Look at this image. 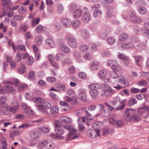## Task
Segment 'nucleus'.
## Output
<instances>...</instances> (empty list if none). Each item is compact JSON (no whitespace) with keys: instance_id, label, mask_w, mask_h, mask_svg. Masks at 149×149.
<instances>
[{"instance_id":"1","label":"nucleus","mask_w":149,"mask_h":149,"mask_svg":"<svg viewBox=\"0 0 149 149\" xmlns=\"http://www.w3.org/2000/svg\"><path fill=\"white\" fill-rule=\"evenodd\" d=\"M107 74V71L104 69L100 70L98 73V77L101 79H104L106 82H109L112 79L114 80L112 83L113 87L117 90L122 89L127 83L126 78L123 76L119 75L114 72H111L109 74V77L106 78Z\"/></svg>"},{"instance_id":"2","label":"nucleus","mask_w":149,"mask_h":149,"mask_svg":"<svg viewBox=\"0 0 149 149\" xmlns=\"http://www.w3.org/2000/svg\"><path fill=\"white\" fill-rule=\"evenodd\" d=\"M51 107V105L48 102L44 101L41 98H38V110L43 114L47 115L48 113L45 109H49Z\"/></svg>"},{"instance_id":"3","label":"nucleus","mask_w":149,"mask_h":149,"mask_svg":"<svg viewBox=\"0 0 149 149\" xmlns=\"http://www.w3.org/2000/svg\"><path fill=\"white\" fill-rule=\"evenodd\" d=\"M104 104L106 107L103 104H100L98 105L100 108L101 114L102 116L107 117L110 114V111H112L114 109V108L111 106L108 103H105Z\"/></svg>"},{"instance_id":"4","label":"nucleus","mask_w":149,"mask_h":149,"mask_svg":"<svg viewBox=\"0 0 149 149\" xmlns=\"http://www.w3.org/2000/svg\"><path fill=\"white\" fill-rule=\"evenodd\" d=\"M63 127L66 130L69 131V134L66 138L68 140H71L77 138L80 136L79 134L74 135L77 131V130L74 127L70 125H65Z\"/></svg>"},{"instance_id":"5","label":"nucleus","mask_w":149,"mask_h":149,"mask_svg":"<svg viewBox=\"0 0 149 149\" xmlns=\"http://www.w3.org/2000/svg\"><path fill=\"white\" fill-rule=\"evenodd\" d=\"M122 17L125 20L128 19L130 17V20L134 22H139L141 21L140 18L136 16V13L132 11L125 12L122 15Z\"/></svg>"},{"instance_id":"6","label":"nucleus","mask_w":149,"mask_h":149,"mask_svg":"<svg viewBox=\"0 0 149 149\" xmlns=\"http://www.w3.org/2000/svg\"><path fill=\"white\" fill-rule=\"evenodd\" d=\"M120 98L119 96H117L114 98L111 101V104L113 106L118 105L116 109L120 110L123 109L125 106V102L126 99H124L120 101Z\"/></svg>"},{"instance_id":"7","label":"nucleus","mask_w":149,"mask_h":149,"mask_svg":"<svg viewBox=\"0 0 149 149\" xmlns=\"http://www.w3.org/2000/svg\"><path fill=\"white\" fill-rule=\"evenodd\" d=\"M103 87L104 90L102 91L101 93L102 96H110L113 95L115 92V90L112 89L108 84H103Z\"/></svg>"},{"instance_id":"8","label":"nucleus","mask_w":149,"mask_h":149,"mask_svg":"<svg viewBox=\"0 0 149 149\" xmlns=\"http://www.w3.org/2000/svg\"><path fill=\"white\" fill-rule=\"evenodd\" d=\"M107 64L108 65L111 66V68L113 72H119L121 70V68L119 67L117 62L114 60H109L107 61Z\"/></svg>"},{"instance_id":"9","label":"nucleus","mask_w":149,"mask_h":149,"mask_svg":"<svg viewBox=\"0 0 149 149\" xmlns=\"http://www.w3.org/2000/svg\"><path fill=\"white\" fill-rule=\"evenodd\" d=\"M70 11L73 12V16L74 18H77L79 17L82 15L81 10L78 9L76 5L72 4L70 8Z\"/></svg>"},{"instance_id":"10","label":"nucleus","mask_w":149,"mask_h":149,"mask_svg":"<svg viewBox=\"0 0 149 149\" xmlns=\"http://www.w3.org/2000/svg\"><path fill=\"white\" fill-rule=\"evenodd\" d=\"M83 15L82 16V20L85 23H88L91 18V15L89 13L88 9L87 8H85L83 9Z\"/></svg>"},{"instance_id":"11","label":"nucleus","mask_w":149,"mask_h":149,"mask_svg":"<svg viewBox=\"0 0 149 149\" xmlns=\"http://www.w3.org/2000/svg\"><path fill=\"white\" fill-rule=\"evenodd\" d=\"M134 110L132 109H127L124 114V117L126 120L130 121L132 120V113H134Z\"/></svg>"},{"instance_id":"12","label":"nucleus","mask_w":149,"mask_h":149,"mask_svg":"<svg viewBox=\"0 0 149 149\" xmlns=\"http://www.w3.org/2000/svg\"><path fill=\"white\" fill-rule=\"evenodd\" d=\"M55 131L56 133L55 138L56 139L61 140L63 139L64 137L62 135L65 132L63 128L59 127L55 128Z\"/></svg>"},{"instance_id":"13","label":"nucleus","mask_w":149,"mask_h":149,"mask_svg":"<svg viewBox=\"0 0 149 149\" xmlns=\"http://www.w3.org/2000/svg\"><path fill=\"white\" fill-rule=\"evenodd\" d=\"M68 39V43L69 46L72 48H75L77 46V43L76 40L70 36L67 37Z\"/></svg>"},{"instance_id":"14","label":"nucleus","mask_w":149,"mask_h":149,"mask_svg":"<svg viewBox=\"0 0 149 149\" xmlns=\"http://www.w3.org/2000/svg\"><path fill=\"white\" fill-rule=\"evenodd\" d=\"M100 130H96L95 129L94 130H88L87 132V133L88 135H90V137L91 138L94 139L100 136Z\"/></svg>"},{"instance_id":"15","label":"nucleus","mask_w":149,"mask_h":149,"mask_svg":"<svg viewBox=\"0 0 149 149\" xmlns=\"http://www.w3.org/2000/svg\"><path fill=\"white\" fill-rule=\"evenodd\" d=\"M65 57V55L63 54L59 53L56 55L55 59L57 61H61L62 63H68V60L67 58L65 59L64 58Z\"/></svg>"},{"instance_id":"16","label":"nucleus","mask_w":149,"mask_h":149,"mask_svg":"<svg viewBox=\"0 0 149 149\" xmlns=\"http://www.w3.org/2000/svg\"><path fill=\"white\" fill-rule=\"evenodd\" d=\"M85 122V119L83 117H79L77 119V122L79 124V130L80 131L84 130V124Z\"/></svg>"},{"instance_id":"17","label":"nucleus","mask_w":149,"mask_h":149,"mask_svg":"<svg viewBox=\"0 0 149 149\" xmlns=\"http://www.w3.org/2000/svg\"><path fill=\"white\" fill-rule=\"evenodd\" d=\"M122 48L124 49H130L134 48V47L133 44L130 42L126 41L121 45Z\"/></svg>"},{"instance_id":"18","label":"nucleus","mask_w":149,"mask_h":149,"mask_svg":"<svg viewBox=\"0 0 149 149\" xmlns=\"http://www.w3.org/2000/svg\"><path fill=\"white\" fill-rule=\"evenodd\" d=\"M29 17L32 18L31 20V24L33 27L37 24V17L36 13L31 14L29 15Z\"/></svg>"},{"instance_id":"19","label":"nucleus","mask_w":149,"mask_h":149,"mask_svg":"<svg viewBox=\"0 0 149 149\" xmlns=\"http://www.w3.org/2000/svg\"><path fill=\"white\" fill-rule=\"evenodd\" d=\"M4 106L6 107L5 109L6 110V111L3 112L4 114L7 115H9L10 113L8 111H9L13 113H14L16 111V109L13 107L9 106L6 105H5Z\"/></svg>"},{"instance_id":"20","label":"nucleus","mask_w":149,"mask_h":149,"mask_svg":"<svg viewBox=\"0 0 149 149\" xmlns=\"http://www.w3.org/2000/svg\"><path fill=\"white\" fill-rule=\"evenodd\" d=\"M86 95V93L85 91H81L79 93L78 97L81 101L83 102H85L87 100Z\"/></svg>"},{"instance_id":"21","label":"nucleus","mask_w":149,"mask_h":149,"mask_svg":"<svg viewBox=\"0 0 149 149\" xmlns=\"http://www.w3.org/2000/svg\"><path fill=\"white\" fill-rule=\"evenodd\" d=\"M26 71V68L25 65L23 63H21L19 64V66L17 69V72L20 74H22L24 73Z\"/></svg>"},{"instance_id":"22","label":"nucleus","mask_w":149,"mask_h":149,"mask_svg":"<svg viewBox=\"0 0 149 149\" xmlns=\"http://www.w3.org/2000/svg\"><path fill=\"white\" fill-rule=\"evenodd\" d=\"M89 31L86 29H83L81 31V35L84 39L87 38L90 36Z\"/></svg>"},{"instance_id":"23","label":"nucleus","mask_w":149,"mask_h":149,"mask_svg":"<svg viewBox=\"0 0 149 149\" xmlns=\"http://www.w3.org/2000/svg\"><path fill=\"white\" fill-rule=\"evenodd\" d=\"M61 22L63 25L66 27H70L71 24V20L68 19H63L61 20Z\"/></svg>"},{"instance_id":"24","label":"nucleus","mask_w":149,"mask_h":149,"mask_svg":"<svg viewBox=\"0 0 149 149\" xmlns=\"http://www.w3.org/2000/svg\"><path fill=\"white\" fill-rule=\"evenodd\" d=\"M99 63L97 61H93L91 63L90 69L92 70H95L98 68Z\"/></svg>"},{"instance_id":"25","label":"nucleus","mask_w":149,"mask_h":149,"mask_svg":"<svg viewBox=\"0 0 149 149\" xmlns=\"http://www.w3.org/2000/svg\"><path fill=\"white\" fill-rule=\"evenodd\" d=\"M7 100L6 96H3L0 97V106L2 108H5V105H7L6 103V101Z\"/></svg>"},{"instance_id":"26","label":"nucleus","mask_w":149,"mask_h":149,"mask_svg":"<svg viewBox=\"0 0 149 149\" xmlns=\"http://www.w3.org/2000/svg\"><path fill=\"white\" fill-rule=\"evenodd\" d=\"M134 112L132 113V120L136 121H138L140 120L141 117V115L136 113L135 109H134Z\"/></svg>"},{"instance_id":"27","label":"nucleus","mask_w":149,"mask_h":149,"mask_svg":"<svg viewBox=\"0 0 149 149\" xmlns=\"http://www.w3.org/2000/svg\"><path fill=\"white\" fill-rule=\"evenodd\" d=\"M60 49L62 52L65 53H68L70 52V48L66 45L63 44L61 45Z\"/></svg>"},{"instance_id":"28","label":"nucleus","mask_w":149,"mask_h":149,"mask_svg":"<svg viewBox=\"0 0 149 149\" xmlns=\"http://www.w3.org/2000/svg\"><path fill=\"white\" fill-rule=\"evenodd\" d=\"M47 140H44L41 141L38 144V148L42 149L46 147L47 145Z\"/></svg>"},{"instance_id":"29","label":"nucleus","mask_w":149,"mask_h":149,"mask_svg":"<svg viewBox=\"0 0 149 149\" xmlns=\"http://www.w3.org/2000/svg\"><path fill=\"white\" fill-rule=\"evenodd\" d=\"M101 87L100 85L98 83L91 84L88 86V88L90 90H97Z\"/></svg>"},{"instance_id":"30","label":"nucleus","mask_w":149,"mask_h":149,"mask_svg":"<svg viewBox=\"0 0 149 149\" xmlns=\"http://www.w3.org/2000/svg\"><path fill=\"white\" fill-rule=\"evenodd\" d=\"M74 99L70 98L68 96H65L64 97V100L65 101H66L68 102H71V103L73 104H75L77 103V100H74Z\"/></svg>"},{"instance_id":"31","label":"nucleus","mask_w":149,"mask_h":149,"mask_svg":"<svg viewBox=\"0 0 149 149\" xmlns=\"http://www.w3.org/2000/svg\"><path fill=\"white\" fill-rule=\"evenodd\" d=\"M46 147L47 149H54L55 147V144L52 141L48 139Z\"/></svg>"},{"instance_id":"32","label":"nucleus","mask_w":149,"mask_h":149,"mask_svg":"<svg viewBox=\"0 0 149 149\" xmlns=\"http://www.w3.org/2000/svg\"><path fill=\"white\" fill-rule=\"evenodd\" d=\"M139 109L141 110L142 114H146L147 116H148V112L149 111V107L148 106H145L144 105L143 107L139 108Z\"/></svg>"},{"instance_id":"33","label":"nucleus","mask_w":149,"mask_h":149,"mask_svg":"<svg viewBox=\"0 0 149 149\" xmlns=\"http://www.w3.org/2000/svg\"><path fill=\"white\" fill-rule=\"evenodd\" d=\"M128 34L126 33L121 34L119 37V40L120 41H123L126 40L129 37Z\"/></svg>"},{"instance_id":"34","label":"nucleus","mask_w":149,"mask_h":149,"mask_svg":"<svg viewBox=\"0 0 149 149\" xmlns=\"http://www.w3.org/2000/svg\"><path fill=\"white\" fill-rule=\"evenodd\" d=\"M28 87V86L24 83H21L19 86L17 90L19 91H24Z\"/></svg>"},{"instance_id":"35","label":"nucleus","mask_w":149,"mask_h":149,"mask_svg":"<svg viewBox=\"0 0 149 149\" xmlns=\"http://www.w3.org/2000/svg\"><path fill=\"white\" fill-rule=\"evenodd\" d=\"M138 11L140 15H143L146 13L147 10L144 7L140 6L138 9Z\"/></svg>"},{"instance_id":"36","label":"nucleus","mask_w":149,"mask_h":149,"mask_svg":"<svg viewBox=\"0 0 149 149\" xmlns=\"http://www.w3.org/2000/svg\"><path fill=\"white\" fill-rule=\"evenodd\" d=\"M88 46L86 45H83L79 47V49L81 53H84L86 52L88 49Z\"/></svg>"},{"instance_id":"37","label":"nucleus","mask_w":149,"mask_h":149,"mask_svg":"<svg viewBox=\"0 0 149 149\" xmlns=\"http://www.w3.org/2000/svg\"><path fill=\"white\" fill-rule=\"evenodd\" d=\"M61 120L64 123H70L72 121V119L70 118L65 116H62L60 117Z\"/></svg>"},{"instance_id":"38","label":"nucleus","mask_w":149,"mask_h":149,"mask_svg":"<svg viewBox=\"0 0 149 149\" xmlns=\"http://www.w3.org/2000/svg\"><path fill=\"white\" fill-rule=\"evenodd\" d=\"M36 74L34 72L31 71L29 73L27 77L28 79L31 80H33L35 79Z\"/></svg>"},{"instance_id":"39","label":"nucleus","mask_w":149,"mask_h":149,"mask_svg":"<svg viewBox=\"0 0 149 149\" xmlns=\"http://www.w3.org/2000/svg\"><path fill=\"white\" fill-rule=\"evenodd\" d=\"M89 92L93 98H95L98 96V92L97 90H90Z\"/></svg>"},{"instance_id":"40","label":"nucleus","mask_w":149,"mask_h":149,"mask_svg":"<svg viewBox=\"0 0 149 149\" xmlns=\"http://www.w3.org/2000/svg\"><path fill=\"white\" fill-rule=\"evenodd\" d=\"M46 43L52 47H54L55 46V44L53 40L51 38H48L45 40Z\"/></svg>"},{"instance_id":"41","label":"nucleus","mask_w":149,"mask_h":149,"mask_svg":"<svg viewBox=\"0 0 149 149\" xmlns=\"http://www.w3.org/2000/svg\"><path fill=\"white\" fill-rule=\"evenodd\" d=\"M136 64L138 66H140L139 61L142 60L143 59V57L140 56H136L134 57Z\"/></svg>"},{"instance_id":"42","label":"nucleus","mask_w":149,"mask_h":149,"mask_svg":"<svg viewBox=\"0 0 149 149\" xmlns=\"http://www.w3.org/2000/svg\"><path fill=\"white\" fill-rule=\"evenodd\" d=\"M6 92L10 93L15 91L13 86L11 85H6L4 86Z\"/></svg>"},{"instance_id":"43","label":"nucleus","mask_w":149,"mask_h":149,"mask_svg":"<svg viewBox=\"0 0 149 149\" xmlns=\"http://www.w3.org/2000/svg\"><path fill=\"white\" fill-rule=\"evenodd\" d=\"M71 24L73 27L77 28L80 26L81 22L79 20H76L73 21L72 22H71Z\"/></svg>"},{"instance_id":"44","label":"nucleus","mask_w":149,"mask_h":149,"mask_svg":"<svg viewBox=\"0 0 149 149\" xmlns=\"http://www.w3.org/2000/svg\"><path fill=\"white\" fill-rule=\"evenodd\" d=\"M53 27L54 29L57 30H59L61 28L60 23L58 22L55 21L53 24Z\"/></svg>"},{"instance_id":"45","label":"nucleus","mask_w":149,"mask_h":149,"mask_svg":"<svg viewBox=\"0 0 149 149\" xmlns=\"http://www.w3.org/2000/svg\"><path fill=\"white\" fill-rule=\"evenodd\" d=\"M137 103L136 100L134 98L131 97L130 99L128 101V104L130 106H131Z\"/></svg>"},{"instance_id":"46","label":"nucleus","mask_w":149,"mask_h":149,"mask_svg":"<svg viewBox=\"0 0 149 149\" xmlns=\"http://www.w3.org/2000/svg\"><path fill=\"white\" fill-rule=\"evenodd\" d=\"M11 2L10 0H1V3L3 6V9L4 10L6 6H8V4L10 3Z\"/></svg>"},{"instance_id":"47","label":"nucleus","mask_w":149,"mask_h":149,"mask_svg":"<svg viewBox=\"0 0 149 149\" xmlns=\"http://www.w3.org/2000/svg\"><path fill=\"white\" fill-rule=\"evenodd\" d=\"M138 84L140 86H145L147 84V81L145 79H141L138 82Z\"/></svg>"},{"instance_id":"48","label":"nucleus","mask_w":149,"mask_h":149,"mask_svg":"<svg viewBox=\"0 0 149 149\" xmlns=\"http://www.w3.org/2000/svg\"><path fill=\"white\" fill-rule=\"evenodd\" d=\"M107 13L109 17H110L113 16L114 15V13L113 8L111 7H109L107 9Z\"/></svg>"},{"instance_id":"49","label":"nucleus","mask_w":149,"mask_h":149,"mask_svg":"<svg viewBox=\"0 0 149 149\" xmlns=\"http://www.w3.org/2000/svg\"><path fill=\"white\" fill-rule=\"evenodd\" d=\"M34 60V59L32 57L29 56L26 61V64L28 65H31L33 63Z\"/></svg>"},{"instance_id":"50","label":"nucleus","mask_w":149,"mask_h":149,"mask_svg":"<svg viewBox=\"0 0 149 149\" xmlns=\"http://www.w3.org/2000/svg\"><path fill=\"white\" fill-rule=\"evenodd\" d=\"M102 14V12L100 10H98L94 12L93 14V16L94 17H96L97 16L101 15Z\"/></svg>"},{"instance_id":"51","label":"nucleus","mask_w":149,"mask_h":149,"mask_svg":"<svg viewBox=\"0 0 149 149\" xmlns=\"http://www.w3.org/2000/svg\"><path fill=\"white\" fill-rule=\"evenodd\" d=\"M67 93L70 96H73L72 97L73 99H74V100H76L77 98L76 97V94L75 92L72 90H69L67 91Z\"/></svg>"},{"instance_id":"52","label":"nucleus","mask_w":149,"mask_h":149,"mask_svg":"<svg viewBox=\"0 0 149 149\" xmlns=\"http://www.w3.org/2000/svg\"><path fill=\"white\" fill-rule=\"evenodd\" d=\"M107 43L109 45H113L115 42V39L113 37H110L107 39Z\"/></svg>"},{"instance_id":"53","label":"nucleus","mask_w":149,"mask_h":149,"mask_svg":"<svg viewBox=\"0 0 149 149\" xmlns=\"http://www.w3.org/2000/svg\"><path fill=\"white\" fill-rule=\"evenodd\" d=\"M59 108L57 106L52 107L50 109V112L52 113L55 114L58 111Z\"/></svg>"},{"instance_id":"54","label":"nucleus","mask_w":149,"mask_h":149,"mask_svg":"<svg viewBox=\"0 0 149 149\" xmlns=\"http://www.w3.org/2000/svg\"><path fill=\"white\" fill-rule=\"evenodd\" d=\"M140 73L141 76L142 78L146 77L149 76V72L141 71Z\"/></svg>"},{"instance_id":"55","label":"nucleus","mask_w":149,"mask_h":149,"mask_svg":"<svg viewBox=\"0 0 149 149\" xmlns=\"http://www.w3.org/2000/svg\"><path fill=\"white\" fill-rule=\"evenodd\" d=\"M40 130L44 133H47L49 132L50 130L48 127H45L40 128L39 127Z\"/></svg>"},{"instance_id":"56","label":"nucleus","mask_w":149,"mask_h":149,"mask_svg":"<svg viewBox=\"0 0 149 149\" xmlns=\"http://www.w3.org/2000/svg\"><path fill=\"white\" fill-rule=\"evenodd\" d=\"M84 58L85 60H90L91 59L92 56L90 53H86L84 56Z\"/></svg>"},{"instance_id":"57","label":"nucleus","mask_w":149,"mask_h":149,"mask_svg":"<svg viewBox=\"0 0 149 149\" xmlns=\"http://www.w3.org/2000/svg\"><path fill=\"white\" fill-rule=\"evenodd\" d=\"M57 7L58 13H61L63 10V7L61 3H58L57 5Z\"/></svg>"},{"instance_id":"58","label":"nucleus","mask_w":149,"mask_h":149,"mask_svg":"<svg viewBox=\"0 0 149 149\" xmlns=\"http://www.w3.org/2000/svg\"><path fill=\"white\" fill-rule=\"evenodd\" d=\"M130 92L132 94H136L140 92V90L138 88H132L130 89Z\"/></svg>"},{"instance_id":"59","label":"nucleus","mask_w":149,"mask_h":149,"mask_svg":"<svg viewBox=\"0 0 149 149\" xmlns=\"http://www.w3.org/2000/svg\"><path fill=\"white\" fill-rule=\"evenodd\" d=\"M130 60L129 57H127L125 58V59L123 60L124 65L126 66H128L130 63Z\"/></svg>"},{"instance_id":"60","label":"nucleus","mask_w":149,"mask_h":149,"mask_svg":"<svg viewBox=\"0 0 149 149\" xmlns=\"http://www.w3.org/2000/svg\"><path fill=\"white\" fill-rule=\"evenodd\" d=\"M120 94L123 95H126V96H129L130 93L128 92L127 90L124 89L122 91L120 92Z\"/></svg>"},{"instance_id":"61","label":"nucleus","mask_w":149,"mask_h":149,"mask_svg":"<svg viewBox=\"0 0 149 149\" xmlns=\"http://www.w3.org/2000/svg\"><path fill=\"white\" fill-rule=\"evenodd\" d=\"M22 59L21 54L18 52L16 54V57L15 58V61L16 62H19Z\"/></svg>"},{"instance_id":"62","label":"nucleus","mask_w":149,"mask_h":149,"mask_svg":"<svg viewBox=\"0 0 149 149\" xmlns=\"http://www.w3.org/2000/svg\"><path fill=\"white\" fill-rule=\"evenodd\" d=\"M149 29L146 27H144L141 30V32L143 33L146 34V36L149 39Z\"/></svg>"},{"instance_id":"63","label":"nucleus","mask_w":149,"mask_h":149,"mask_svg":"<svg viewBox=\"0 0 149 149\" xmlns=\"http://www.w3.org/2000/svg\"><path fill=\"white\" fill-rule=\"evenodd\" d=\"M128 56H127L126 55L124 54L121 53H118V57L119 58H120L122 59L123 60H124V59L126 58Z\"/></svg>"},{"instance_id":"64","label":"nucleus","mask_w":149,"mask_h":149,"mask_svg":"<svg viewBox=\"0 0 149 149\" xmlns=\"http://www.w3.org/2000/svg\"><path fill=\"white\" fill-rule=\"evenodd\" d=\"M123 125L122 121L121 120H116L115 126L117 127H119L122 126Z\"/></svg>"}]
</instances>
